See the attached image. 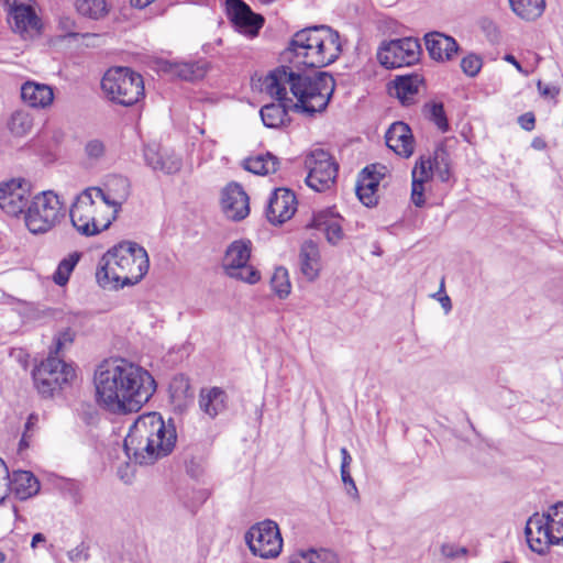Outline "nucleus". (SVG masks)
Listing matches in <instances>:
<instances>
[{"mask_svg": "<svg viewBox=\"0 0 563 563\" xmlns=\"http://www.w3.org/2000/svg\"><path fill=\"white\" fill-rule=\"evenodd\" d=\"M93 383L98 405L115 415L137 412L156 390L148 371L123 358L101 363Z\"/></svg>", "mask_w": 563, "mask_h": 563, "instance_id": "obj_1", "label": "nucleus"}, {"mask_svg": "<svg viewBox=\"0 0 563 563\" xmlns=\"http://www.w3.org/2000/svg\"><path fill=\"white\" fill-rule=\"evenodd\" d=\"M265 91L273 98L287 95L289 88L296 102L290 99L291 111L313 118L325 111L335 89L334 78L323 71L313 75L294 71L288 66L272 70L264 79Z\"/></svg>", "mask_w": 563, "mask_h": 563, "instance_id": "obj_2", "label": "nucleus"}, {"mask_svg": "<svg viewBox=\"0 0 563 563\" xmlns=\"http://www.w3.org/2000/svg\"><path fill=\"white\" fill-rule=\"evenodd\" d=\"M177 434L174 426H166L158 412L140 416L130 427L123 448L129 460L151 465L167 456L175 448Z\"/></svg>", "mask_w": 563, "mask_h": 563, "instance_id": "obj_3", "label": "nucleus"}, {"mask_svg": "<svg viewBox=\"0 0 563 563\" xmlns=\"http://www.w3.org/2000/svg\"><path fill=\"white\" fill-rule=\"evenodd\" d=\"M148 267L146 250L135 242L122 241L102 255L96 278L103 288L120 289L137 284Z\"/></svg>", "mask_w": 563, "mask_h": 563, "instance_id": "obj_4", "label": "nucleus"}, {"mask_svg": "<svg viewBox=\"0 0 563 563\" xmlns=\"http://www.w3.org/2000/svg\"><path fill=\"white\" fill-rule=\"evenodd\" d=\"M101 88L109 100L130 107L144 97L142 76L129 67H113L106 71Z\"/></svg>", "mask_w": 563, "mask_h": 563, "instance_id": "obj_5", "label": "nucleus"}, {"mask_svg": "<svg viewBox=\"0 0 563 563\" xmlns=\"http://www.w3.org/2000/svg\"><path fill=\"white\" fill-rule=\"evenodd\" d=\"M101 207L98 206L93 191L89 188L82 190L69 211L74 228L85 236H93L109 229L117 217L112 212L107 217L101 216Z\"/></svg>", "mask_w": 563, "mask_h": 563, "instance_id": "obj_6", "label": "nucleus"}, {"mask_svg": "<svg viewBox=\"0 0 563 563\" xmlns=\"http://www.w3.org/2000/svg\"><path fill=\"white\" fill-rule=\"evenodd\" d=\"M300 43L309 42L317 51L309 54V67L322 68L334 63L341 52L340 34L328 25L310 26L299 31Z\"/></svg>", "mask_w": 563, "mask_h": 563, "instance_id": "obj_7", "label": "nucleus"}, {"mask_svg": "<svg viewBox=\"0 0 563 563\" xmlns=\"http://www.w3.org/2000/svg\"><path fill=\"white\" fill-rule=\"evenodd\" d=\"M34 385L43 397H53L57 390L69 385L76 377L75 368L58 356L48 353L32 372Z\"/></svg>", "mask_w": 563, "mask_h": 563, "instance_id": "obj_8", "label": "nucleus"}, {"mask_svg": "<svg viewBox=\"0 0 563 563\" xmlns=\"http://www.w3.org/2000/svg\"><path fill=\"white\" fill-rule=\"evenodd\" d=\"M63 216V203L52 190L36 195L24 213L31 233L42 234L53 229Z\"/></svg>", "mask_w": 563, "mask_h": 563, "instance_id": "obj_9", "label": "nucleus"}, {"mask_svg": "<svg viewBox=\"0 0 563 563\" xmlns=\"http://www.w3.org/2000/svg\"><path fill=\"white\" fill-rule=\"evenodd\" d=\"M252 252V243L250 240H235L225 250L222 268L227 276L245 282L247 284H256L261 279L260 272L249 264Z\"/></svg>", "mask_w": 563, "mask_h": 563, "instance_id": "obj_10", "label": "nucleus"}, {"mask_svg": "<svg viewBox=\"0 0 563 563\" xmlns=\"http://www.w3.org/2000/svg\"><path fill=\"white\" fill-rule=\"evenodd\" d=\"M305 166L309 169L306 184L314 191L323 192L334 185L339 166L327 151H311L305 159Z\"/></svg>", "mask_w": 563, "mask_h": 563, "instance_id": "obj_11", "label": "nucleus"}, {"mask_svg": "<svg viewBox=\"0 0 563 563\" xmlns=\"http://www.w3.org/2000/svg\"><path fill=\"white\" fill-rule=\"evenodd\" d=\"M245 542L253 554L264 559L276 558L283 548L279 528L269 519L252 526L245 533Z\"/></svg>", "mask_w": 563, "mask_h": 563, "instance_id": "obj_12", "label": "nucleus"}, {"mask_svg": "<svg viewBox=\"0 0 563 563\" xmlns=\"http://www.w3.org/2000/svg\"><path fill=\"white\" fill-rule=\"evenodd\" d=\"M420 53L421 46L417 38L402 37L383 43L377 57L384 67L393 69L416 64Z\"/></svg>", "mask_w": 563, "mask_h": 563, "instance_id": "obj_13", "label": "nucleus"}, {"mask_svg": "<svg viewBox=\"0 0 563 563\" xmlns=\"http://www.w3.org/2000/svg\"><path fill=\"white\" fill-rule=\"evenodd\" d=\"M9 5L8 22L14 33L24 40L33 38L41 32V20L32 5L13 0H5Z\"/></svg>", "mask_w": 563, "mask_h": 563, "instance_id": "obj_14", "label": "nucleus"}, {"mask_svg": "<svg viewBox=\"0 0 563 563\" xmlns=\"http://www.w3.org/2000/svg\"><path fill=\"white\" fill-rule=\"evenodd\" d=\"M227 15L234 27L249 36H256L264 24V18L252 11L243 0H225Z\"/></svg>", "mask_w": 563, "mask_h": 563, "instance_id": "obj_15", "label": "nucleus"}, {"mask_svg": "<svg viewBox=\"0 0 563 563\" xmlns=\"http://www.w3.org/2000/svg\"><path fill=\"white\" fill-rule=\"evenodd\" d=\"M89 189L106 207L112 208L111 212L118 217L122 205L130 196V181L123 176H112L106 183L104 188L90 187Z\"/></svg>", "mask_w": 563, "mask_h": 563, "instance_id": "obj_16", "label": "nucleus"}, {"mask_svg": "<svg viewBox=\"0 0 563 563\" xmlns=\"http://www.w3.org/2000/svg\"><path fill=\"white\" fill-rule=\"evenodd\" d=\"M547 518L543 514L537 512L528 519L525 529L530 549L538 554H544L550 544H556Z\"/></svg>", "mask_w": 563, "mask_h": 563, "instance_id": "obj_17", "label": "nucleus"}, {"mask_svg": "<svg viewBox=\"0 0 563 563\" xmlns=\"http://www.w3.org/2000/svg\"><path fill=\"white\" fill-rule=\"evenodd\" d=\"M297 210L295 194L287 188H277L272 194L266 209L267 220L273 224H282L289 220Z\"/></svg>", "mask_w": 563, "mask_h": 563, "instance_id": "obj_18", "label": "nucleus"}, {"mask_svg": "<svg viewBox=\"0 0 563 563\" xmlns=\"http://www.w3.org/2000/svg\"><path fill=\"white\" fill-rule=\"evenodd\" d=\"M27 203V190L21 181L12 179L0 185V208L11 217L24 212Z\"/></svg>", "mask_w": 563, "mask_h": 563, "instance_id": "obj_19", "label": "nucleus"}, {"mask_svg": "<svg viewBox=\"0 0 563 563\" xmlns=\"http://www.w3.org/2000/svg\"><path fill=\"white\" fill-rule=\"evenodd\" d=\"M222 208L227 217L235 221H240L249 214V196L241 185L231 183L224 188Z\"/></svg>", "mask_w": 563, "mask_h": 563, "instance_id": "obj_20", "label": "nucleus"}, {"mask_svg": "<svg viewBox=\"0 0 563 563\" xmlns=\"http://www.w3.org/2000/svg\"><path fill=\"white\" fill-rule=\"evenodd\" d=\"M386 145L402 157H410L415 140L410 126L401 121L394 122L385 134Z\"/></svg>", "mask_w": 563, "mask_h": 563, "instance_id": "obj_21", "label": "nucleus"}, {"mask_svg": "<svg viewBox=\"0 0 563 563\" xmlns=\"http://www.w3.org/2000/svg\"><path fill=\"white\" fill-rule=\"evenodd\" d=\"M278 102L268 103L261 108L260 114L265 126L271 129H278L287 126L291 122L289 117L290 98L287 95L275 98Z\"/></svg>", "mask_w": 563, "mask_h": 563, "instance_id": "obj_22", "label": "nucleus"}, {"mask_svg": "<svg viewBox=\"0 0 563 563\" xmlns=\"http://www.w3.org/2000/svg\"><path fill=\"white\" fill-rule=\"evenodd\" d=\"M426 47L434 60H450L459 51L457 42L440 32H431L424 36Z\"/></svg>", "mask_w": 563, "mask_h": 563, "instance_id": "obj_23", "label": "nucleus"}, {"mask_svg": "<svg viewBox=\"0 0 563 563\" xmlns=\"http://www.w3.org/2000/svg\"><path fill=\"white\" fill-rule=\"evenodd\" d=\"M379 185V177L375 173V166L365 167L357 179L355 191L360 201L366 207L377 203L376 191Z\"/></svg>", "mask_w": 563, "mask_h": 563, "instance_id": "obj_24", "label": "nucleus"}, {"mask_svg": "<svg viewBox=\"0 0 563 563\" xmlns=\"http://www.w3.org/2000/svg\"><path fill=\"white\" fill-rule=\"evenodd\" d=\"M310 227L324 232L327 241L332 245L344 236L340 219L330 209L314 213Z\"/></svg>", "mask_w": 563, "mask_h": 563, "instance_id": "obj_25", "label": "nucleus"}, {"mask_svg": "<svg viewBox=\"0 0 563 563\" xmlns=\"http://www.w3.org/2000/svg\"><path fill=\"white\" fill-rule=\"evenodd\" d=\"M299 265L302 275L310 282L314 280L321 269V256L318 244L308 240L305 241L299 252Z\"/></svg>", "mask_w": 563, "mask_h": 563, "instance_id": "obj_26", "label": "nucleus"}, {"mask_svg": "<svg viewBox=\"0 0 563 563\" xmlns=\"http://www.w3.org/2000/svg\"><path fill=\"white\" fill-rule=\"evenodd\" d=\"M228 406V395L220 387L202 388L199 394V408L209 418L214 419Z\"/></svg>", "mask_w": 563, "mask_h": 563, "instance_id": "obj_27", "label": "nucleus"}, {"mask_svg": "<svg viewBox=\"0 0 563 563\" xmlns=\"http://www.w3.org/2000/svg\"><path fill=\"white\" fill-rule=\"evenodd\" d=\"M22 100L32 108H46L54 100L53 89L45 84L26 81L21 87Z\"/></svg>", "mask_w": 563, "mask_h": 563, "instance_id": "obj_28", "label": "nucleus"}, {"mask_svg": "<svg viewBox=\"0 0 563 563\" xmlns=\"http://www.w3.org/2000/svg\"><path fill=\"white\" fill-rule=\"evenodd\" d=\"M9 490L20 500H25L38 493L40 482L30 471H14L9 474Z\"/></svg>", "mask_w": 563, "mask_h": 563, "instance_id": "obj_29", "label": "nucleus"}, {"mask_svg": "<svg viewBox=\"0 0 563 563\" xmlns=\"http://www.w3.org/2000/svg\"><path fill=\"white\" fill-rule=\"evenodd\" d=\"M422 78L419 75L399 76L395 80V95L404 106L413 102L415 96L418 93Z\"/></svg>", "mask_w": 563, "mask_h": 563, "instance_id": "obj_30", "label": "nucleus"}, {"mask_svg": "<svg viewBox=\"0 0 563 563\" xmlns=\"http://www.w3.org/2000/svg\"><path fill=\"white\" fill-rule=\"evenodd\" d=\"M207 62H184L169 65V73L180 79L195 81L202 79L207 74Z\"/></svg>", "mask_w": 563, "mask_h": 563, "instance_id": "obj_31", "label": "nucleus"}, {"mask_svg": "<svg viewBox=\"0 0 563 563\" xmlns=\"http://www.w3.org/2000/svg\"><path fill=\"white\" fill-rule=\"evenodd\" d=\"M279 159L277 156L267 152L244 161L243 167L255 175H268L278 169Z\"/></svg>", "mask_w": 563, "mask_h": 563, "instance_id": "obj_32", "label": "nucleus"}, {"mask_svg": "<svg viewBox=\"0 0 563 563\" xmlns=\"http://www.w3.org/2000/svg\"><path fill=\"white\" fill-rule=\"evenodd\" d=\"M512 12L522 20L534 21L542 15L545 0H509Z\"/></svg>", "mask_w": 563, "mask_h": 563, "instance_id": "obj_33", "label": "nucleus"}, {"mask_svg": "<svg viewBox=\"0 0 563 563\" xmlns=\"http://www.w3.org/2000/svg\"><path fill=\"white\" fill-rule=\"evenodd\" d=\"M288 563H339L338 555L325 549L319 551L310 549L289 556Z\"/></svg>", "mask_w": 563, "mask_h": 563, "instance_id": "obj_34", "label": "nucleus"}, {"mask_svg": "<svg viewBox=\"0 0 563 563\" xmlns=\"http://www.w3.org/2000/svg\"><path fill=\"white\" fill-rule=\"evenodd\" d=\"M433 173L441 181H448L451 177V158L448 150L443 145L435 147L433 153Z\"/></svg>", "mask_w": 563, "mask_h": 563, "instance_id": "obj_35", "label": "nucleus"}, {"mask_svg": "<svg viewBox=\"0 0 563 563\" xmlns=\"http://www.w3.org/2000/svg\"><path fill=\"white\" fill-rule=\"evenodd\" d=\"M80 256L79 252H74L59 262L53 275V280L56 285L64 286L68 283L69 276L79 262Z\"/></svg>", "mask_w": 563, "mask_h": 563, "instance_id": "obj_36", "label": "nucleus"}, {"mask_svg": "<svg viewBox=\"0 0 563 563\" xmlns=\"http://www.w3.org/2000/svg\"><path fill=\"white\" fill-rule=\"evenodd\" d=\"M8 126L15 136H24L32 130L33 118L29 112L18 110L11 114Z\"/></svg>", "mask_w": 563, "mask_h": 563, "instance_id": "obj_37", "label": "nucleus"}, {"mask_svg": "<svg viewBox=\"0 0 563 563\" xmlns=\"http://www.w3.org/2000/svg\"><path fill=\"white\" fill-rule=\"evenodd\" d=\"M424 117L433 122L441 132H448L449 121L442 102H429L423 107Z\"/></svg>", "mask_w": 563, "mask_h": 563, "instance_id": "obj_38", "label": "nucleus"}, {"mask_svg": "<svg viewBox=\"0 0 563 563\" xmlns=\"http://www.w3.org/2000/svg\"><path fill=\"white\" fill-rule=\"evenodd\" d=\"M76 9L79 14L98 20L107 13L106 0H76Z\"/></svg>", "mask_w": 563, "mask_h": 563, "instance_id": "obj_39", "label": "nucleus"}, {"mask_svg": "<svg viewBox=\"0 0 563 563\" xmlns=\"http://www.w3.org/2000/svg\"><path fill=\"white\" fill-rule=\"evenodd\" d=\"M543 516L548 517L555 543L560 544L563 542V501L552 506Z\"/></svg>", "mask_w": 563, "mask_h": 563, "instance_id": "obj_40", "label": "nucleus"}, {"mask_svg": "<svg viewBox=\"0 0 563 563\" xmlns=\"http://www.w3.org/2000/svg\"><path fill=\"white\" fill-rule=\"evenodd\" d=\"M299 31L294 34L291 37L287 51L296 57H301V64L309 67V54L317 51L316 45L309 42L300 43L299 41Z\"/></svg>", "mask_w": 563, "mask_h": 563, "instance_id": "obj_41", "label": "nucleus"}, {"mask_svg": "<svg viewBox=\"0 0 563 563\" xmlns=\"http://www.w3.org/2000/svg\"><path fill=\"white\" fill-rule=\"evenodd\" d=\"M271 286L274 292L284 299L290 294L291 285L288 277V271L285 267H277L272 276Z\"/></svg>", "mask_w": 563, "mask_h": 563, "instance_id": "obj_42", "label": "nucleus"}, {"mask_svg": "<svg viewBox=\"0 0 563 563\" xmlns=\"http://www.w3.org/2000/svg\"><path fill=\"white\" fill-rule=\"evenodd\" d=\"M433 174V161L432 158L428 157H420L419 161L416 163L411 176L412 180L427 183Z\"/></svg>", "mask_w": 563, "mask_h": 563, "instance_id": "obj_43", "label": "nucleus"}, {"mask_svg": "<svg viewBox=\"0 0 563 563\" xmlns=\"http://www.w3.org/2000/svg\"><path fill=\"white\" fill-rule=\"evenodd\" d=\"M181 165L183 163L180 157L174 153L163 152L159 164L157 166V170L163 172L166 175H172L179 172Z\"/></svg>", "mask_w": 563, "mask_h": 563, "instance_id": "obj_44", "label": "nucleus"}, {"mask_svg": "<svg viewBox=\"0 0 563 563\" xmlns=\"http://www.w3.org/2000/svg\"><path fill=\"white\" fill-rule=\"evenodd\" d=\"M75 331H73L70 328H67L63 331H60L55 338L53 346L51 347L49 352H53V355L58 356V354L66 349L67 346L71 345L75 339Z\"/></svg>", "mask_w": 563, "mask_h": 563, "instance_id": "obj_45", "label": "nucleus"}, {"mask_svg": "<svg viewBox=\"0 0 563 563\" xmlns=\"http://www.w3.org/2000/svg\"><path fill=\"white\" fill-rule=\"evenodd\" d=\"M483 66L482 58L476 54H468L461 60V68L468 77H475Z\"/></svg>", "mask_w": 563, "mask_h": 563, "instance_id": "obj_46", "label": "nucleus"}, {"mask_svg": "<svg viewBox=\"0 0 563 563\" xmlns=\"http://www.w3.org/2000/svg\"><path fill=\"white\" fill-rule=\"evenodd\" d=\"M85 154L92 162L100 161L106 154V145L101 140H89L85 145Z\"/></svg>", "mask_w": 563, "mask_h": 563, "instance_id": "obj_47", "label": "nucleus"}, {"mask_svg": "<svg viewBox=\"0 0 563 563\" xmlns=\"http://www.w3.org/2000/svg\"><path fill=\"white\" fill-rule=\"evenodd\" d=\"M479 26L482 31L485 33L487 40L492 43H497L500 40V31L497 24L488 18H483L479 21Z\"/></svg>", "mask_w": 563, "mask_h": 563, "instance_id": "obj_48", "label": "nucleus"}, {"mask_svg": "<svg viewBox=\"0 0 563 563\" xmlns=\"http://www.w3.org/2000/svg\"><path fill=\"white\" fill-rule=\"evenodd\" d=\"M424 184L421 181H413L411 184V201L416 207H423L424 206Z\"/></svg>", "mask_w": 563, "mask_h": 563, "instance_id": "obj_49", "label": "nucleus"}, {"mask_svg": "<svg viewBox=\"0 0 563 563\" xmlns=\"http://www.w3.org/2000/svg\"><path fill=\"white\" fill-rule=\"evenodd\" d=\"M162 153L155 146L147 145L144 147V159L153 170H157Z\"/></svg>", "mask_w": 563, "mask_h": 563, "instance_id": "obj_50", "label": "nucleus"}, {"mask_svg": "<svg viewBox=\"0 0 563 563\" xmlns=\"http://www.w3.org/2000/svg\"><path fill=\"white\" fill-rule=\"evenodd\" d=\"M162 153L155 146L147 145L144 147V159L153 170H157Z\"/></svg>", "mask_w": 563, "mask_h": 563, "instance_id": "obj_51", "label": "nucleus"}, {"mask_svg": "<svg viewBox=\"0 0 563 563\" xmlns=\"http://www.w3.org/2000/svg\"><path fill=\"white\" fill-rule=\"evenodd\" d=\"M441 551L444 556L451 559L464 556L467 553L466 548L456 547L454 544H443Z\"/></svg>", "mask_w": 563, "mask_h": 563, "instance_id": "obj_52", "label": "nucleus"}, {"mask_svg": "<svg viewBox=\"0 0 563 563\" xmlns=\"http://www.w3.org/2000/svg\"><path fill=\"white\" fill-rule=\"evenodd\" d=\"M341 478L342 482L347 486V494L352 496L353 498L358 497V490L355 485L354 479L352 478L350 474V470H341Z\"/></svg>", "mask_w": 563, "mask_h": 563, "instance_id": "obj_53", "label": "nucleus"}, {"mask_svg": "<svg viewBox=\"0 0 563 563\" xmlns=\"http://www.w3.org/2000/svg\"><path fill=\"white\" fill-rule=\"evenodd\" d=\"M520 126L526 131L534 129L536 118L532 112H527L518 118Z\"/></svg>", "mask_w": 563, "mask_h": 563, "instance_id": "obj_54", "label": "nucleus"}, {"mask_svg": "<svg viewBox=\"0 0 563 563\" xmlns=\"http://www.w3.org/2000/svg\"><path fill=\"white\" fill-rule=\"evenodd\" d=\"M0 490H9V470L4 461L0 457Z\"/></svg>", "mask_w": 563, "mask_h": 563, "instance_id": "obj_55", "label": "nucleus"}, {"mask_svg": "<svg viewBox=\"0 0 563 563\" xmlns=\"http://www.w3.org/2000/svg\"><path fill=\"white\" fill-rule=\"evenodd\" d=\"M538 89L542 96L551 97V98L555 97L559 92L555 87H551V86L543 87L541 81L538 82Z\"/></svg>", "mask_w": 563, "mask_h": 563, "instance_id": "obj_56", "label": "nucleus"}, {"mask_svg": "<svg viewBox=\"0 0 563 563\" xmlns=\"http://www.w3.org/2000/svg\"><path fill=\"white\" fill-rule=\"evenodd\" d=\"M340 453H341V459H342L341 470H349L350 464L352 462L351 454L349 453L346 448H341Z\"/></svg>", "mask_w": 563, "mask_h": 563, "instance_id": "obj_57", "label": "nucleus"}, {"mask_svg": "<svg viewBox=\"0 0 563 563\" xmlns=\"http://www.w3.org/2000/svg\"><path fill=\"white\" fill-rule=\"evenodd\" d=\"M38 421V417L35 413H31L25 422L24 432L31 433L33 432L34 427Z\"/></svg>", "mask_w": 563, "mask_h": 563, "instance_id": "obj_58", "label": "nucleus"}, {"mask_svg": "<svg viewBox=\"0 0 563 563\" xmlns=\"http://www.w3.org/2000/svg\"><path fill=\"white\" fill-rule=\"evenodd\" d=\"M438 300L440 301L441 307L445 313H449L452 310V302L448 295L444 294L443 296L439 297Z\"/></svg>", "mask_w": 563, "mask_h": 563, "instance_id": "obj_59", "label": "nucleus"}, {"mask_svg": "<svg viewBox=\"0 0 563 563\" xmlns=\"http://www.w3.org/2000/svg\"><path fill=\"white\" fill-rule=\"evenodd\" d=\"M504 60H506L507 63L512 64V65L516 67V69H517L518 71H520V73H522V74H525V75H527V74H528L527 71H525V70L522 69V67H521L520 63L516 59V57H515L512 54H506V55L504 56Z\"/></svg>", "mask_w": 563, "mask_h": 563, "instance_id": "obj_60", "label": "nucleus"}, {"mask_svg": "<svg viewBox=\"0 0 563 563\" xmlns=\"http://www.w3.org/2000/svg\"><path fill=\"white\" fill-rule=\"evenodd\" d=\"M31 438H32L31 433L23 432L22 438H21L20 443H19V450L20 451L25 450V449H27L30 446V439Z\"/></svg>", "mask_w": 563, "mask_h": 563, "instance_id": "obj_61", "label": "nucleus"}, {"mask_svg": "<svg viewBox=\"0 0 563 563\" xmlns=\"http://www.w3.org/2000/svg\"><path fill=\"white\" fill-rule=\"evenodd\" d=\"M154 0H131V4L135 8L143 9L152 3Z\"/></svg>", "mask_w": 563, "mask_h": 563, "instance_id": "obj_62", "label": "nucleus"}, {"mask_svg": "<svg viewBox=\"0 0 563 563\" xmlns=\"http://www.w3.org/2000/svg\"><path fill=\"white\" fill-rule=\"evenodd\" d=\"M45 541V537L44 534L42 533H35L32 538V542H31V547L32 548H35L37 543L40 542H44Z\"/></svg>", "mask_w": 563, "mask_h": 563, "instance_id": "obj_63", "label": "nucleus"}, {"mask_svg": "<svg viewBox=\"0 0 563 563\" xmlns=\"http://www.w3.org/2000/svg\"><path fill=\"white\" fill-rule=\"evenodd\" d=\"M8 492L9 490H4V492L0 490V504L4 503L5 498L8 497Z\"/></svg>", "mask_w": 563, "mask_h": 563, "instance_id": "obj_64", "label": "nucleus"}]
</instances>
